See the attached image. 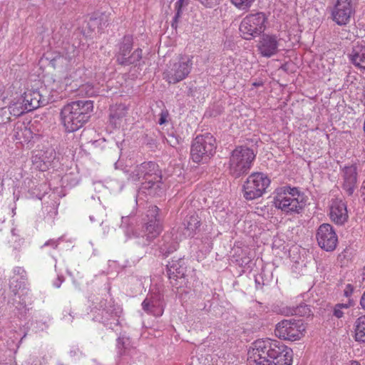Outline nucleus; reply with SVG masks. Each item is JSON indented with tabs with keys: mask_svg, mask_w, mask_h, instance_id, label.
Returning a JSON list of instances; mask_svg holds the SVG:
<instances>
[{
	"mask_svg": "<svg viewBox=\"0 0 365 365\" xmlns=\"http://www.w3.org/2000/svg\"><path fill=\"white\" fill-rule=\"evenodd\" d=\"M293 351L282 342L270 339L255 341L248 350V365H291Z\"/></svg>",
	"mask_w": 365,
	"mask_h": 365,
	"instance_id": "obj_1",
	"label": "nucleus"
},
{
	"mask_svg": "<svg viewBox=\"0 0 365 365\" xmlns=\"http://www.w3.org/2000/svg\"><path fill=\"white\" fill-rule=\"evenodd\" d=\"M93 110L92 101L80 100L65 105L61 110V121L67 133L82 128L89 120Z\"/></svg>",
	"mask_w": 365,
	"mask_h": 365,
	"instance_id": "obj_2",
	"label": "nucleus"
},
{
	"mask_svg": "<svg viewBox=\"0 0 365 365\" xmlns=\"http://www.w3.org/2000/svg\"><path fill=\"white\" fill-rule=\"evenodd\" d=\"M128 179L133 182L142 180L140 190L154 195L156 190L160 188L162 173L159 165L155 162H143L130 170Z\"/></svg>",
	"mask_w": 365,
	"mask_h": 365,
	"instance_id": "obj_3",
	"label": "nucleus"
},
{
	"mask_svg": "<svg viewBox=\"0 0 365 365\" xmlns=\"http://www.w3.org/2000/svg\"><path fill=\"white\" fill-rule=\"evenodd\" d=\"M306 197L297 187L284 186L276 190L274 205L286 214H299L306 205Z\"/></svg>",
	"mask_w": 365,
	"mask_h": 365,
	"instance_id": "obj_4",
	"label": "nucleus"
},
{
	"mask_svg": "<svg viewBox=\"0 0 365 365\" xmlns=\"http://www.w3.org/2000/svg\"><path fill=\"white\" fill-rule=\"evenodd\" d=\"M256 155L252 149L238 145L231 153L228 161V171L235 178L248 173Z\"/></svg>",
	"mask_w": 365,
	"mask_h": 365,
	"instance_id": "obj_5",
	"label": "nucleus"
},
{
	"mask_svg": "<svg viewBox=\"0 0 365 365\" xmlns=\"http://www.w3.org/2000/svg\"><path fill=\"white\" fill-rule=\"evenodd\" d=\"M192 56L187 54H179L172 58L163 72V79L169 84H175L185 79L192 71Z\"/></svg>",
	"mask_w": 365,
	"mask_h": 365,
	"instance_id": "obj_6",
	"label": "nucleus"
},
{
	"mask_svg": "<svg viewBox=\"0 0 365 365\" xmlns=\"http://www.w3.org/2000/svg\"><path fill=\"white\" fill-rule=\"evenodd\" d=\"M216 148V140L212 135L207 133L197 135L191 144V158L195 163H206L214 156Z\"/></svg>",
	"mask_w": 365,
	"mask_h": 365,
	"instance_id": "obj_7",
	"label": "nucleus"
},
{
	"mask_svg": "<svg viewBox=\"0 0 365 365\" xmlns=\"http://www.w3.org/2000/svg\"><path fill=\"white\" fill-rule=\"evenodd\" d=\"M133 43V36L131 34H125L119 40L115 54V61L118 65L136 66L139 64L143 58V50L138 48L131 52Z\"/></svg>",
	"mask_w": 365,
	"mask_h": 365,
	"instance_id": "obj_8",
	"label": "nucleus"
},
{
	"mask_svg": "<svg viewBox=\"0 0 365 365\" xmlns=\"http://www.w3.org/2000/svg\"><path fill=\"white\" fill-rule=\"evenodd\" d=\"M159 211L156 205H151L146 212L147 220L142 226V234L138 242L143 246L150 245L163 230Z\"/></svg>",
	"mask_w": 365,
	"mask_h": 365,
	"instance_id": "obj_9",
	"label": "nucleus"
},
{
	"mask_svg": "<svg viewBox=\"0 0 365 365\" xmlns=\"http://www.w3.org/2000/svg\"><path fill=\"white\" fill-rule=\"evenodd\" d=\"M267 21V17L264 12L247 15L240 25L241 36L246 40H251L260 36L266 29Z\"/></svg>",
	"mask_w": 365,
	"mask_h": 365,
	"instance_id": "obj_10",
	"label": "nucleus"
},
{
	"mask_svg": "<svg viewBox=\"0 0 365 365\" xmlns=\"http://www.w3.org/2000/svg\"><path fill=\"white\" fill-rule=\"evenodd\" d=\"M270 182L269 178L262 173H252L243 185L245 198L252 200L262 196Z\"/></svg>",
	"mask_w": 365,
	"mask_h": 365,
	"instance_id": "obj_11",
	"label": "nucleus"
},
{
	"mask_svg": "<svg viewBox=\"0 0 365 365\" xmlns=\"http://www.w3.org/2000/svg\"><path fill=\"white\" fill-rule=\"evenodd\" d=\"M304 331L305 326L302 320L284 319L276 325L274 334L284 340L297 341L300 339Z\"/></svg>",
	"mask_w": 365,
	"mask_h": 365,
	"instance_id": "obj_12",
	"label": "nucleus"
},
{
	"mask_svg": "<svg viewBox=\"0 0 365 365\" xmlns=\"http://www.w3.org/2000/svg\"><path fill=\"white\" fill-rule=\"evenodd\" d=\"M354 0H336L331 9V19L339 26L349 24L355 14Z\"/></svg>",
	"mask_w": 365,
	"mask_h": 365,
	"instance_id": "obj_13",
	"label": "nucleus"
},
{
	"mask_svg": "<svg viewBox=\"0 0 365 365\" xmlns=\"http://www.w3.org/2000/svg\"><path fill=\"white\" fill-rule=\"evenodd\" d=\"M22 98L31 111L55 101L53 94H51L46 86L26 91Z\"/></svg>",
	"mask_w": 365,
	"mask_h": 365,
	"instance_id": "obj_14",
	"label": "nucleus"
},
{
	"mask_svg": "<svg viewBox=\"0 0 365 365\" xmlns=\"http://www.w3.org/2000/svg\"><path fill=\"white\" fill-rule=\"evenodd\" d=\"M319 246L327 252H331L336 247L338 237L333 227L329 224L321 225L316 234Z\"/></svg>",
	"mask_w": 365,
	"mask_h": 365,
	"instance_id": "obj_15",
	"label": "nucleus"
},
{
	"mask_svg": "<svg viewBox=\"0 0 365 365\" xmlns=\"http://www.w3.org/2000/svg\"><path fill=\"white\" fill-rule=\"evenodd\" d=\"M280 38L276 34H262L257 45L259 53L266 58H270L279 51Z\"/></svg>",
	"mask_w": 365,
	"mask_h": 365,
	"instance_id": "obj_16",
	"label": "nucleus"
},
{
	"mask_svg": "<svg viewBox=\"0 0 365 365\" xmlns=\"http://www.w3.org/2000/svg\"><path fill=\"white\" fill-rule=\"evenodd\" d=\"M167 273L173 286H178V279H184L187 272L184 259H172L166 266Z\"/></svg>",
	"mask_w": 365,
	"mask_h": 365,
	"instance_id": "obj_17",
	"label": "nucleus"
},
{
	"mask_svg": "<svg viewBox=\"0 0 365 365\" xmlns=\"http://www.w3.org/2000/svg\"><path fill=\"white\" fill-rule=\"evenodd\" d=\"M143 309L148 314L160 317L163 314L164 305L161 296L158 294L148 295L142 302Z\"/></svg>",
	"mask_w": 365,
	"mask_h": 365,
	"instance_id": "obj_18",
	"label": "nucleus"
},
{
	"mask_svg": "<svg viewBox=\"0 0 365 365\" xmlns=\"http://www.w3.org/2000/svg\"><path fill=\"white\" fill-rule=\"evenodd\" d=\"M342 173L344 180L342 188L349 196H351L354 192L357 182V166L356 164L344 166Z\"/></svg>",
	"mask_w": 365,
	"mask_h": 365,
	"instance_id": "obj_19",
	"label": "nucleus"
},
{
	"mask_svg": "<svg viewBox=\"0 0 365 365\" xmlns=\"http://www.w3.org/2000/svg\"><path fill=\"white\" fill-rule=\"evenodd\" d=\"M329 216L331 220L337 225H343L348 219L346 205L341 200L335 199L330 205Z\"/></svg>",
	"mask_w": 365,
	"mask_h": 365,
	"instance_id": "obj_20",
	"label": "nucleus"
},
{
	"mask_svg": "<svg viewBox=\"0 0 365 365\" xmlns=\"http://www.w3.org/2000/svg\"><path fill=\"white\" fill-rule=\"evenodd\" d=\"M107 304L106 301L101 302V307H104L102 310V320L103 323L106 326L110 325V328H112V324L118 325L119 324L118 317H119V311L111 302H109Z\"/></svg>",
	"mask_w": 365,
	"mask_h": 365,
	"instance_id": "obj_21",
	"label": "nucleus"
},
{
	"mask_svg": "<svg viewBox=\"0 0 365 365\" xmlns=\"http://www.w3.org/2000/svg\"><path fill=\"white\" fill-rule=\"evenodd\" d=\"M160 254L163 257H168L170 253L177 250L178 243L173 238L171 233H165L157 244Z\"/></svg>",
	"mask_w": 365,
	"mask_h": 365,
	"instance_id": "obj_22",
	"label": "nucleus"
},
{
	"mask_svg": "<svg viewBox=\"0 0 365 365\" xmlns=\"http://www.w3.org/2000/svg\"><path fill=\"white\" fill-rule=\"evenodd\" d=\"M200 224V218L197 214L192 213L187 215L182 223L183 235L186 237H193Z\"/></svg>",
	"mask_w": 365,
	"mask_h": 365,
	"instance_id": "obj_23",
	"label": "nucleus"
},
{
	"mask_svg": "<svg viewBox=\"0 0 365 365\" xmlns=\"http://www.w3.org/2000/svg\"><path fill=\"white\" fill-rule=\"evenodd\" d=\"M350 61L361 71L365 72V46L357 43L349 54Z\"/></svg>",
	"mask_w": 365,
	"mask_h": 365,
	"instance_id": "obj_24",
	"label": "nucleus"
},
{
	"mask_svg": "<svg viewBox=\"0 0 365 365\" xmlns=\"http://www.w3.org/2000/svg\"><path fill=\"white\" fill-rule=\"evenodd\" d=\"M61 53L70 66H73L78 63L80 51L73 44L70 43L68 41H63Z\"/></svg>",
	"mask_w": 365,
	"mask_h": 365,
	"instance_id": "obj_25",
	"label": "nucleus"
},
{
	"mask_svg": "<svg viewBox=\"0 0 365 365\" xmlns=\"http://www.w3.org/2000/svg\"><path fill=\"white\" fill-rule=\"evenodd\" d=\"M9 111L11 115L15 117H19L26 113L30 112L28 106L26 105L22 96L18 99L16 102L12 103L9 105Z\"/></svg>",
	"mask_w": 365,
	"mask_h": 365,
	"instance_id": "obj_26",
	"label": "nucleus"
},
{
	"mask_svg": "<svg viewBox=\"0 0 365 365\" xmlns=\"http://www.w3.org/2000/svg\"><path fill=\"white\" fill-rule=\"evenodd\" d=\"M128 112V108L125 104H118L112 107L110 113V123L117 125L118 121L124 118Z\"/></svg>",
	"mask_w": 365,
	"mask_h": 365,
	"instance_id": "obj_27",
	"label": "nucleus"
},
{
	"mask_svg": "<svg viewBox=\"0 0 365 365\" xmlns=\"http://www.w3.org/2000/svg\"><path fill=\"white\" fill-rule=\"evenodd\" d=\"M354 326L355 340L358 342L365 343V315L357 318Z\"/></svg>",
	"mask_w": 365,
	"mask_h": 365,
	"instance_id": "obj_28",
	"label": "nucleus"
},
{
	"mask_svg": "<svg viewBox=\"0 0 365 365\" xmlns=\"http://www.w3.org/2000/svg\"><path fill=\"white\" fill-rule=\"evenodd\" d=\"M47 59H49V63L54 69H68L71 67L61 52L55 54L53 57H48Z\"/></svg>",
	"mask_w": 365,
	"mask_h": 365,
	"instance_id": "obj_29",
	"label": "nucleus"
},
{
	"mask_svg": "<svg viewBox=\"0 0 365 365\" xmlns=\"http://www.w3.org/2000/svg\"><path fill=\"white\" fill-rule=\"evenodd\" d=\"M56 158V153L53 149H48L40 155L39 159L43 162V165H41V170H44L51 165Z\"/></svg>",
	"mask_w": 365,
	"mask_h": 365,
	"instance_id": "obj_30",
	"label": "nucleus"
},
{
	"mask_svg": "<svg viewBox=\"0 0 365 365\" xmlns=\"http://www.w3.org/2000/svg\"><path fill=\"white\" fill-rule=\"evenodd\" d=\"M15 137L17 140H29L31 138L32 133L30 128H28L24 123H21L15 126Z\"/></svg>",
	"mask_w": 365,
	"mask_h": 365,
	"instance_id": "obj_31",
	"label": "nucleus"
},
{
	"mask_svg": "<svg viewBox=\"0 0 365 365\" xmlns=\"http://www.w3.org/2000/svg\"><path fill=\"white\" fill-rule=\"evenodd\" d=\"M130 346V339L126 336H119L117 339L116 349L118 356H123L129 349Z\"/></svg>",
	"mask_w": 365,
	"mask_h": 365,
	"instance_id": "obj_32",
	"label": "nucleus"
},
{
	"mask_svg": "<svg viewBox=\"0 0 365 365\" xmlns=\"http://www.w3.org/2000/svg\"><path fill=\"white\" fill-rule=\"evenodd\" d=\"M310 312L311 309L308 305L305 304H300L299 306L296 307L289 309V311L286 314L304 317L310 315Z\"/></svg>",
	"mask_w": 365,
	"mask_h": 365,
	"instance_id": "obj_33",
	"label": "nucleus"
},
{
	"mask_svg": "<svg viewBox=\"0 0 365 365\" xmlns=\"http://www.w3.org/2000/svg\"><path fill=\"white\" fill-rule=\"evenodd\" d=\"M354 301L353 299H349L347 303L336 304L334 308L333 314L338 319L341 318L344 316L342 309H348L350 307L354 305Z\"/></svg>",
	"mask_w": 365,
	"mask_h": 365,
	"instance_id": "obj_34",
	"label": "nucleus"
},
{
	"mask_svg": "<svg viewBox=\"0 0 365 365\" xmlns=\"http://www.w3.org/2000/svg\"><path fill=\"white\" fill-rule=\"evenodd\" d=\"M90 21L93 25H97L99 30H102L108 26V18L103 14L98 17L91 18Z\"/></svg>",
	"mask_w": 365,
	"mask_h": 365,
	"instance_id": "obj_35",
	"label": "nucleus"
},
{
	"mask_svg": "<svg viewBox=\"0 0 365 365\" xmlns=\"http://www.w3.org/2000/svg\"><path fill=\"white\" fill-rule=\"evenodd\" d=\"M24 287V282L21 280H19L17 279H12L9 283V289L11 292L13 293L14 296H16L18 294L19 290Z\"/></svg>",
	"mask_w": 365,
	"mask_h": 365,
	"instance_id": "obj_36",
	"label": "nucleus"
},
{
	"mask_svg": "<svg viewBox=\"0 0 365 365\" xmlns=\"http://www.w3.org/2000/svg\"><path fill=\"white\" fill-rule=\"evenodd\" d=\"M181 1H182V0H179L175 4L176 12H175V16L171 22V27L174 29H177L179 19L181 17V14H182Z\"/></svg>",
	"mask_w": 365,
	"mask_h": 365,
	"instance_id": "obj_37",
	"label": "nucleus"
},
{
	"mask_svg": "<svg viewBox=\"0 0 365 365\" xmlns=\"http://www.w3.org/2000/svg\"><path fill=\"white\" fill-rule=\"evenodd\" d=\"M232 3L240 9H247L255 0H231Z\"/></svg>",
	"mask_w": 365,
	"mask_h": 365,
	"instance_id": "obj_38",
	"label": "nucleus"
},
{
	"mask_svg": "<svg viewBox=\"0 0 365 365\" xmlns=\"http://www.w3.org/2000/svg\"><path fill=\"white\" fill-rule=\"evenodd\" d=\"M62 240V237H58L56 240L51 239L46 241L43 247H51L53 249H56L60 243V242Z\"/></svg>",
	"mask_w": 365,
	"mask_h": 365,
	"instance_id": "obj_39",
	"label": "nucleus"
},
{
	"mask_svg": "<svg viewBox=\"0 0 365 365\" xmlns=\"http://www.w3.org/2000/svg\"><path fill=\"white\" fill-rule=\"evenodd\" d=\"M354 291V287L351 284H347L345 285L344 289V296L348 298V300L351 299V297Z\"/></svg>",
	"mask_w": 365,
	"mask_h": 365,
	"instance_id": "obj_40",
	"label": "nucleus"
},
{
	"mask_svg": "<svg viewBox=\"0 0 365 365\" xmlns=\"http://www.w3.org/2000/svg\"><path fill=\"white\" fill-rule=\"evenodd\" d=\"M168 137L170 139L168 141L173 147H175L176 145L180 144L181 138H180L179 136L176 135L174 133H172L169 134Z\"/></svg>",
	"mask_w": 365,
	"mask_h": 365,
	"instance_id": "obj_41",
	"label": "nucleus"
},
{
	"mask_svg": "<svg viewBox=\"0 0 365 365\" xmlns=\"http://www.w3.org/2000/svg\"><path fill=\"white\" fill-rule=\"evenodd\" d=\"M68 354L71 358H74L76 356H78V355H81L82 351L80 350L78 346L75 345L71 347Z\"/></svg>",
	"mask_w": 365,
	"mask_h": 365,
	"instance_id": "obj_42",
	"label": "nucleus"
},
{
	"mask_svg": "<svg viewBox=\"0 0 365 365\" xmlns=\"http://www.w3.org/2000/svg\"><path fill=\"white\" fill-rule=\"evenodd\" d=\"M12 304L21 313H26V305L25 302H21V301H19L17 302V304H16V300L14 299V302H12Z\"/></svg>",
	"mask_w": 365,
	"mask_h": 365,
	"instance_id": "obj_43",
	"label": "nucleus"
},
{
	"mask_svg": "<svg viewBox=\"0 0 365 365\" xmlns=\"http://www.w3.org/2000/svg\"><path fill=\"white\" fill-rule=\"evenodd\" d=\"M168 111L167 110H163L160 114V118L158 119V123L160 125H163L167 122V118L168 117Z\"/></svg>",
	"mask_w": 365,
	"mask_h": 365,
	"instance_id": "obj_44",
	"label": "nucleus"
},
{
	"mask_svg": "<svg viewBox=\"0 0 365 365\" xmlns=\"http://www.w3.org/2000/svg\"><path fill=\"white\" fill-rule=\"evenodd\" d=\"M14 272L17 275H20L21 279H24L26 277V272L23 267H16L14 269Z\"/></svg>",
	"mask_w": 365,
	"mask_h": 365,
	"instance_id": "obj_45",
	"label": "nucleus"
},
{
	"mask_svg": "<svg viewBox=\"0 0 365 365\" xmlns=\"http://www.w3.org/2000/svg\"><path fill=\"white\" fill-rule=\"evenodd\" d=\"M206 7H213L217 4L219 0H199Z\"/></svg>",
	"mask_w": 365,
	"mask_h": 365,
	"instance_id": "obj_46",
	"label": "nucleus"
},
{
	"mask_svg": "<svg viewBox=\"0 0 365 365\" xmlns=\"http://www.w3.org/2000/svg\"><path fill=\"white\" fill-rule=\"evenodd\" d=\"M64 278L63 277H58L53 282V285L56 288H59L61 287V283L63 282Z\"/></svg>",
	"mask_w": 365,
	"mask_h": 365,
	"instance_id": "obj_47",
	"label": "nucleus"
},
{
	"mask_svg": "<svg viewBox=\"0 0 365 365\" xmlns=\"http://www.w3.org/2000/svg\"><path fill=\"white\" fill-rule=\"evenodd\" d=\"M360 304L363 309H365V292L363 293L361 297Z\"/></svg>",
	"mask_w": 365,
	"mask_h": 365,
	"instance_id": "obj_48",
	"label": "nucleus"
},
{
	"mask_svg": "<svg viewBox=\"0 0 365 365\" xmlns=\"http://www.w3.org/2000/svg\"><path fill=\"white\" fill-rule=\"evenodd\" d=\"M361 102L364 106H365V87L363 89Z\"/></svg>",
	"mask_w": 365,
	"mask_h": 365,
	"instance_id": "obj_49",
	"label": "nucleus"
},
{
	"mask_svg": "<svg viewBox=\"0 0 365 365\" xmlns=\"http://www.w3.org/2000/svg\"><path fill=\"white\" fill-rule=\"evenodd\" d=\"M263 85V83L262 81H259V82H254L252 83V86H255V87H259V86H262Z\"/></svg>",
	"mask_w": 365,
	"mask_h": 365,
	"instance_id": "obj_50",
	"label": "nucleus"
},
{
	"mask_svg": "<svg viewBox=\"0 0 365 365\" xmlns=\"http://www.w3.org/2000/svg\"><path fill=\"white\" fill-rule=\"evenodd\" d=\"M2 365H16V364L14 361H10L9 362L4 363Z\"/></svg>",
	"mask_w": 365,
	"mask_h": 365,
	"instance_id": "obj_51",
	"label": "nucleus"
},
{
	"mask_svg": "<svg viewBox=\"0 0 365 365\" xmlns=\"http://www.w3.org/2000/svg\"><path fill=\"white\" fill-rule=\"evenodd\" d=\"M2 91H3V87L0 84V98L1 97L3 93H2Z\"/></svg>",
	"mask_w": 365,
	"mask_h": 365,
	"instance_id": "obj_52",
	"label": "nucleus"
},
{
	"mask_svg": "<svg viewBox=\"0 0 365 365\" xmlns=\"http://www.w3.org/2000/svg\"><path fill=\"white\" fill-rule=\"evenodd\" d=\"M2 185H3L2 180L0 178V188L2 187Z\"/></svg>",
	"mask_w": 365,
	"mask_h": 365,
	"instance_id": "obj_53",
	"label": "nucleus"
},
{
	"mask_svg": "<svg viewBox=\"0 0 365 365\" xmlns=\"http://www.w3.org/2000/svg\"><path fill=\"white\" fill-rule=\"evenodd\" d=\"M255 283H256L257 284H259V285L260 284V283L259 282V281L257 280V279H255Z\"/></svg>",
	"mask_w": 365,
	"mask_h": 365,
	"instance_id": "obj_54",
	"label": "nucleus"
},
{
	"mask_svg": "<svg viewBox=\"0 0 365 365\" xmlns=\"http://www.w3.org/2000/svg\"><path fill=\"white\" fill-rule=\"evenodd\" d=\"M364 276L365 277V264H364Z\"/></svg>",
	"mask_w": 365,
	"mask_h": 365,
	"instance_id": "obj_55",
	"label": "nucleus"
},
{
	"mask_svg": "<svg viewBox=\"0 0 365 365\" xmlns=\"http://www.w3.org/2000/svg\"><path fill=\"white\" fill-rule=\"evenodd\" d=\"M58 365H63V364H58Z\"/></svg>",
	"mask_w": 365,
	"mask_h": 365,
	"instance_id": "obj_56",
	"label": "nucleus"
}]
</instances>
